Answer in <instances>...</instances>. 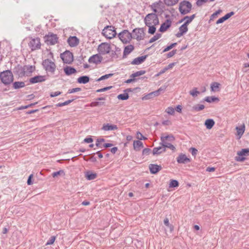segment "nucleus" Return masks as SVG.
<instances>
[{
	"label": "nucleus",
	"instance_id": "obj_26",
	"mask_svg": "<svg viewBox=\"0 0 249 249\" xmlns=\"http://www.w3.org/2000/svg\"><path fill=\"white\" fill-rule=\"evenodd\" d=\"M165 151V147L162 145L154 148L153 149V155H159Z\"/></svg>",
	"mask_w": 249,
	"mask_h": 249
},
{
	"label": "nucleus",
	"instance_id": "obj_35",
	"mask_svg": "<svg viewBox=\"0 0 249 249\" xmlns=\"http://www.w3.org/2000/svg\"><path fill=\"white\" fill-rule=\"evenodd\" d=\"M220 84L217 82H213L211 85V90L216 91L219 90Z\"/></svg>",
	"mask_w": 249,
	"mask_h": 249
},
{
	"label": "nucleus",
	"instance_id": "obj_13",
	"mask_svg": "<svg viewBox=\"0 0 249 249\" xmlns=\"http://www.w3.org/2000/svg\"><path fill=\"white\" fill-rule=\"evenodd\" d=\"M102 60L103 57L99 53L92 55L90 56L89 59V63H93L97 65L100 64Z\"/></svg>",
	"mask_w": 249,
	"mask_h": 249
},
{
	"label": "nucleus",
	"instance_id": "obj_57",
	"mask_svg": "<svg viewBox=\"0 0 249 249\" xmlns=\"http://www.w3.org/2000/svg\"><path fill=\"white\" fill-rule=\"evenodd\" d=\"M151 152V150L149 148H144L142 150V155L144 156L148 155Z\"/></svg>",
	"mask_w": 249,
	"mask_h": 249
},
{
	"label": "nucleus",
	"instance_id": "obj_53",
	"mask_svg": "<svg viewBox=\"0 0 249 249\" xmlns=\"http://www.w3.org/2000/svg\"><path fill=\"white\" fill-rule=\"evenodd\" d=\"M137 138L140 140L147 139V138L144 137L140 132H137Z\"/></svg>",
	"mask_w": 249,
	"mask_h": 249
},
{
	"label": "nucleus",
	"instance_id": "obj_43",
	"mask_svg": "<svg viewBox=\"0 0 249 249\" xmlns=\"http://www.w3.org/2000/svg\"><path fill=\"white\" fill-rule=\"evenodd\" d=\"M161 36V35L160 34H156L154 36H153L149 40V42L150 43L154 42L156 41Z\"/></svg>",
	"mask_w": 249,
	"mask_h": 249
},
{
	"label": "nucleus",
	"instance_id": "obj_27",
	"mask_svg": "<svg viewBox=\"0 0 249 249\" xmlns=\"http://www.w3.org/2000/svg\"><path fill=\"white\" fill-rule=\"evenodd\" d=\"M89 81V77L88 76H82L77 79V82L80 84H86Z\"/></svg>",
	"mask_w": 249,
	"mask_h": 249
},
{
	"label": "nucleus",
	"instance_id": "obj_54",
	"mask_svg": "<svg viewBox=\"0 0 249 249\" xmlns=\"http://www.w3.org/2000/svg\"><path fill=\"white\" fill-rule=\"evenodd\" d=\"M112 88V86L107 87H105V88H102V89H97L96 90V92H101L105 91H107V90L108 89H111Z\"/></svg>",
	"mask_w": 249,
	"mask_h": 249
},
{
	"label": "nucleus",
	"instance_id": "obj_50",
	"mask_svg": "<svg viewBox=\"0 0 249 249\" xmlns=\"http://www.w3.org/2000/svg\"><path fill=\"white\" fill-rule=\"evenodd\" d=\"M177 44V43H174L171 44L170 45L167 46L166 48H165L163 50V53H164V52L169 51L170 50L172 49L173 47H174Z\"/></svg>",
	"mask_w": 249,
	"mask_h": 249
},
{
	"label": "nucleus",
	"instance_id": "obj_20",
	"mask_svg": "<svg viewBox=\"0 0 249 249\" xmlns=\"http://www.w3.org/2000/svg\"><path fill=\"white\" fill-rule=\"evenodd\" d=\"M147 55H145L142 56L138 57L133 59L131 62L132 65H139L143 62L146 59Z\"/></svg>",
	"mask_w": 249,
	"mask_h": 249
},
{
	"label": "nucleus",
	"instance_id": "obj_52",
	"mask_svg": "<svg viewBox=\"0 0 249 249\" xmlns=\"http://www.w3.org/2000/svg\"><path fill=\"white\" fill-rule=\"evenodd\" d=\"M81 90V88H73V89H70L68 90V93H74V92L80 91Z\"/></svg>",
	"mask_w": 249,
	"mask_h": 249
},
{
	"label": "nucleus",
	"instance_id": "obj_10",
	"mask_svg": "<svg viewBox=\"0 0 249 249\" xmlns=\"http://www.w3.org/2000/svg\"><path fill=\"white\" fill-rule=\"evenodd\" d=\"M237 154L239 156L235 157V160L237 161H243L246 159L244 156L249 155V148L242 149L241 150L238 151Z\"/></svg>",
	"mask_w": 249,
	"mask_h": 249
},
{
	"label": "nucleus",
	"instance_id": "obj_61",
	"mask_svg": "<svg viewBox=\"0 0 249 249\" xmlns=\"http://www.w3.org/2000/svg\"><path fill=\"white\" fill-rule=\"evenodd\" d=\"M234 14V13L233 12H231L230 13H227L226 15H225L224 17L226 20H227L229 19L231 17L233 16Z\"/></svg>",
	"mask_w": 249,
	"mask_h": 249
},
{
	"label": "nucleus",
	"instance_id": "obj_31",
	"mask_svg": "<svg viewBox=\"0 0 249 249\" xmlns=\"http://www.w3.org/2000/svg\"><path fill=\"white\" fill-rule=\"evenodd\" d=\"M13 86L14 89H18L24 87L25 86V84L24 82H15L13 84Z\"/></svg>",
	"mask_w": 249,
	"mask_h": 249
},
{
	"label": "nucleus",
	"instance_id": "obj_2",
	"mask_svg": "<svg viewBox=\"0 0 249 249\" xmlns=\"http://www.w3.org/2000/svg\"><path fill=\"white\" fill-rule=\"evenodd\" d=\"M192 8V4L187 0H183L179 3L178 10L181 15H184L189 13Z\"/></svg>",
	"mask_w": 249,
	"mask_h": 249
},
{
	"label": "nucleus",
	"instance_id": "obj_14",
	"mask_svg": "<svg viewBox=\"0 0 249 249\" xmlns=\"http://www.w3.org/2000/svg\"><path fill=\"white\" fill-rule=\"evenodd\" d=\"M177 161L178 163L185 164L190 162V159L183 154H180L177 158Z\"/></svg>",
	"mask_w": 249,
	"mask_h": 249
},
{
	"label": "nucleus",
	"instance_id": "obj_40",
	"mask_svg": "<svg viewBox=\"0 0 249 249\" xmlns=\"http://www.w3.org/2000/svg\"><path fill=\"white\" fill-rule=\"evenodd\" d=\"M146 26L149 28L148 31V33L150 34L153 35L155 33L156 30V28L155 27L156 25H151Z\"/></svg>",
	"mask_w": 249,
	"mask_h": 249
},
{
	"label": "nucleus",
	"instance_id": "obj_45",
	"mask_svg": "<svg viewBox=\"0 0 249 249\" xmlns=\"http://www.w3.org/2000/svg\"><path fill=\"white\" fill-rule=\"evenodd\" d=\"M178 186V182L177 180L172 179L171 180L169 184L170 187H176Z\"/></svg>",
	"mask_w": 249,
	"mask_h": 249
},
{
	"label": "nucleus",
	"instance_id": "obj_62",
	"mask_svg": "<svg viewBox=\"0 0 249 249\" xmlns=\"http://www.w3.org/2000/svg\"><path fill=\"white\" fill-rule=\"evenodd\" d=\"M190 151L193 156H195L197 153V150L195 148L192 147L190 148Z\"/></svg>",
	"mask_w": 249,
	"mask_h": 249
},
{
	"label": "nucleus",
	"instance_id": "obj_16",
	"mask_svg": "<svg viewBox=\"0 0 249 249\" xmlns=\"http://www.w3.org/2000/svg\"><path fill=\"white\" fill-rule=\"evenodd\" d=\"M45 81V78L44 76L37 75L29 79V82L31 84H35L39 82H42Z\"/></svg>",
	"mask_w": 249,
	"mask_h": 249
},
{
	"label": "nucleus",
	"instance_id": "obj_55",
	"mask_svg": "<svg viewBox=\"0 0 249 249\" xmlns=\"http://www.w3.org/2000/svg\"><path fill=\"white\" fill-rule=\"evenodd\" d=\"M177 53V50H174L167 54V57L170 58L173 56Z\"/></svg>",
	"mask_w": 249,
	"mask_h": 249
},
{
	"label": "nucleus",
	"instance_id": "obj_38",
	"mask_svg": "<svg viewBox=\"0 0 249 249\" xmlns=\"http://www.w3.org/2000/svg\"><path fill=\"white\" fill-rule=\"evenodd\" d=\"M205 107L203 105L197 104L193 107V110L196 111H199L203 110Z\"/></svg>",
	"mask_w": 249,
	"mask_h": 249
},
{
	"label": "nucleus",
	"instance_id": "obj_24",
	"mask_svg": "<svg viewBox=\"0 0 249 249\" xmlns=\"http://www.w3.org/2000/svg\"><path fill=\"white\" fill-rule=\"evenodd\" d=\"M64 71L67 75H70L76 72V69L70 66H67L64 68Z\"/></svg>",
	"mask_w": 249,
	"mask_h": 249
},
{
	"label": "nucleus",
	"instance_id": "obj_18",
	"mask_svg": "<svg viewBox=\"0 0 249 249\" xmlns=\"http://www.w3.org/2000/svg\"><path fill=\"white\" fill-rule=\"evenodd\" d=\"M172 22L170 19H167L166 21L163 23L159 29L160 32H165L171 26Z\"/></svg>",
	"mask_w": 249,
	"mask_h": 249
},
{
	"label": "nucleus",
	"instance_id": "obj_63",
	"mask_svg": "<svg viewBox=\"0 0 249 249\" xmlns=\"http://www.w3.org/2000/svg\"><path fill=\"white\" fill-rule=\"evenodd\" d=\"M207 0H197L196 2V4L198 6H200L203 3L207 1Z\"/></svg>",
	"mask_w": 249,
	"mask_h": 249
},
{
	"label": "nucleus",
	"instance_id": "obj_32",
	"mask_svg": "<svg viewBox=\"0 0 249 249\" xmlns=\"http://www.w3.org/2000/svg\"><path fill=\"white\" fill-rule=\"evenodd\" d=\"M85 176L87 179L90 180L95 179L97 177V174L90 171H88L86 172Z\"/></svg>",
	"mask_w": 249,
	"mask_h": 249
},
{
	"label": "nucleus",
	"instance_id": "obj_6",
	"mask_svg": "<svg viewBox=\"0 0 249 249\" xmlns=\"http://www.w3.org/2000/svg\"><path fill=\"white\" fill-rule=\"evenodd\" d=\"M28 45L32 51L39 49L41 47L40 39L39 37L30 38Z\"/></svg>",
	"mask_w": 249,
	"mask_h": 249
},
{
	"label": "nucleus",
	"instance_id": "obj_17",
	"mask_svg": "<svg viewBox=\"0 0 249 249\" xmlns=\"http://www.w3.org/2000/svg\"><path fill=\"white\" fill-rule=\"evenodd\" d=\"M188 25L184 23L179 28V32L177 33L176 36L180 37L188 31Z\"/></svg>",
	"mask_w": 249,
	"mask_h": 249
},
{
	"label": "nucleus",
	"instance_id": "obj_56",
	"mask_svg": "<svg viewBox=\"0 0 249 249\" xmlns=\"http://www.w3.org/2000/svg\"><path fill=\"white\" fill-rule=\"evenodd\" d=\"M55 240V236H52L50 239L47 241L46 243V245H52L53 244L54 241Z\"/></svg>",
	"mask_w": 249,
	"mask_h": 249
},
{
	"label": "nucleus",
	"instance_id": "obj_29",
	"mask_svg": "<svg viewBox=\"0 0 249 249\" xmlns=\"http://www.w3.org/2000/svg\"><path fill=\"white\" fill-rule=\"evenodd\" d=\"M133 147L136 151H139L141 148L143 147V143L140 141H135L133 142Z\"/></svg>",
	"mask_w": 249,
	"mask_h": 249
},
{
	"label": "nucleus",
	"instance_id": "obj_11",
	"mask_svg": "<svg viewBox=\"0 0 249 249\" xmlns=\"http://www.w3.org/2000/svg\"><path fill=\"white\" fill-rule=\"evenodd\" d=\"M45 41L48 45H53L56 44L58 41V37L56 35L49 34L44 37Z\"/></svg>",
	"mask_w": 249,
	"mask_h": 249
},
{
	"label": "nucleus",
	"instance_id": "obj_37",
	"mask_svg": "<svg viewBox=\"0 0 249 249\" xmlns=\"http://www.w3.org/2000/svg\"><path fill=\"white\" fill-rule=\"evenodd\" d=\"M129 98L128 94L127 93H123V94H120L118 95L117 98L119 100H126L128 99Z\"/></svg>",
	"mask_w": 249,
	"mask_h": 249
},
{
	"label": "nucleus",
	"instance_id": "obj_7",
	"mask_svg": "<svg viewBox=\"0 0 249 249\" xmlns=\"http://www.w3.org/2000/svg\"><path fill=\"white\" fill-rule=\"evenodd\" d=\"M118 36L124 43L129 42L132 37L131 34L126 30H124L120 33Z\"/></svg>",
	"mask_w": 249,
	"mask_h": 249
},
{
	"label": "nucleus",
	"instance_id": "obj_15",
	"mask_svg": "<svg viewBox=\"0 0 249 249\" xmlns=\"http://www.w3.org/2000/svg\"><path fill=\"white\" fill-rule=\"evenodd\" d=\"M67 41L71 47H73L79 44V40L75 36H71L68 38Z\"/></svg>",
	"mask_w": 249,
	"mask_h": 249
},
{
	"label": "nucleus",
	"instance_id": "obj_59",
	"mask_svg": "<svg viewBox=\"0 0 249 249\" xmlns=\"http://www.w3.org/2000/svg\"><path fill=\"white\" fill-rule=\"evenodd\" d=\"M61 93V92L59 91L52 92L51 93L50 96L52 97H56V96L59 95Z\"/></svg>",
	"mask_w": 249,
	"mask_h": 249
},
{
	"label": "nucleus",
	"instance_id": "obj_49",
	"mask_svg": "<svg viewBox=\"0 0 249 249\" xmlns=\"http://www.w3.org/2000/svg\"><path fill=\"white\" fill-rule=\"evenodd\" d=\"M104 104V102H92L90 103V106L91 107H97L99 106H102Z\"/></svg>",
	"mask_w": 249,
	"mask_h": 249
},
{
	"label": "nucleus",
	"instance_id": "obj_34",
	"mask_svg": "<svg viewBox=\"0 0 249 249\" xmlns=\"http://www.w3.org/2000/svg\"><path fill=\"white\" fill-rule=\"evenodd\" d=\"M179 0H164L165 5L168 6H171L177 4Z\"/></svg>",
	"mask_w": 249,
	"mask_h": 249
},
{
	"label": "nucleus",
	"instance_id": "obj_39",
	"mask_svg": "<svg viewBox=\"0 0 249 249\" xmlns=\"http://www.w3.org/2000/svg\"><path fill=\"white\" fill-rule=\"evenodd\" d=\"M75 99L67 100L63 103H59L56 105V107H61L62 106H66L71 103Z\"/></svg>",
	"mask_w": 249,
	"mask_h": 249
},
{
	"label": "nucleus",
	"instance_id": "obj_60",
	"mask_svg": "<svg viewBox=\"0 0 249 249\" xmlns=\"http://www.w3.org/2000/svg\"><path fill=\"white\" fill-rule=\"evenodd\" d=\"M64 172L63 170H59L58 171H57V172H53V174H52V176L53 177V178H55L57 176H58V175H60L61 174H62Z\"/></svg>",
	"mask_w": 249,
	"mask_h": 249
},
{
	"label": "nucleus",
	"instance_id": "obj_48",
	"mask_svg": "<svg viewBox=\"0 0 249 249\" xmlns=\"http://www.w3.org/2000/svg\"><path fill=\"white\" fill-rule=\"evenodd\" d=\"M185 20V24L188 25L190 23H191L192 21L191 19H190L189 16H186L183 19H182L179 22H182L183 21Z\"/></svg>",
	"mask_w": 249,
	"mask_h": 249
},
{
	"label": "nucleus",
	"instance_id": "obj_36",
	"mask_svg": "<svg viewBox=\"0 0 249 249\" xmlns=\"http://www.w3.org/2000/svg\"><path fill=\"white\" fill-rule=\"evenodd\" d=\"M145 72H146L145 71H144V70H141L140 71H138L135 73H132L130 75V77L135 78V77L142 75L144 74Z\"/></svg>",
	"mask_w": 249,
	"mask_h": 249
},
{
	"label": "nucleus",
	"instance_id": "obj_51",
	"mask_svg": "<svg viewBox=\"0 0 249 249\" xmlns=\"http://www.w3.org/2000/svg\"><path fill=\"white\" fill-rule=\"evenodd\" d=\"M166 112L170 115H173L175 113V109L172 107H168L166 109Z\"/></svg>",
	"mask_w": 249,
	"mask_h": 249
},
{
	"label": "nucleus",
	"instance_id": "obj_4",
	"mask_svg": "<svg viewBox=\"0 0 249 249\" xmlns=\"http://www.w3.org/2000/svg\"><path fill=\"white\" fill-rule=\"evenodd\" d=\"M42 65L47 71L52 74L54 73L56 69V65L53 62L49 59H46L43 61Z\"/></svg>",
	"mask_w": 249,
	"mask_h": 249
},
{
	"label": "nucleus",
	"instance_id": "obj_64",
	"mask_svg": "<svg viewBox=\"0 0 249 249\" xmlns=\"http://www.w3.org/2000/svg\"><path fill=\"white\" fill-rule=\"evenodd\" d=\"M166 89V86H162L160 87L157 90L160 93L161 92H163Z\"/></svg>",
	"mask_w": 249,
	"mask_h": 249
},
{
	"label": "nucleus",
	"instance_id": "obj_22",
	"mask_svg": "<svg viewBox=\"0 0 249 249\" xmlns=\"http://www.w3.org/2000/svg\"><path fill=\"white\" fill-rule=\"evenodd\" d=\"M118 127L116 125L110 124H104L102 129L104 131H110L117 129Z\"/></svg>",
	"mask_w": 249,
	"mask_h": 249
},
{
	"label": "nucleus",
	"instance_id": "obj_3",
	"mask_svg": "<svg viewBox=\"0 0 249 249\" xmlns=\"http://www.w3.org/2000/svg\"><path fill=\"white\" fill-rule=\"evenodd\" d=\"M144 22L145 25H158L159 24V19L156 14L150 13L145 16Z\"/></svg>",
	"mask_w": 249,
	"mask_h": 249
},
{
	"label": "nucleus",
	"instance_id": "obj_30",
	"mask_svg": "<svg viewBox=\"0 0 249 249\" xmlns=\"http://www.w3.org/2000/svg\"><path fill=\"white\" fill-rule=\"evenodd\" d=\"M236 130H237V135L239 136V138H240L245 132V124H243L240 127L237 126L236 127Z\"/></svg>",
	"mask_w": 249,
	"mask_h": 249
},
{
	"label": "nucleus",
	"instance_id": "obj_12",
	"mask_svg": "<svg viewBox=\"0 0 249 249\" xmlns=\"http://www.w3.org/2000/svg\"><path fill=\"white\" fill-rule=\"evenodd\" d=\"M134 38L137 40L143 39L145 33L143 28H136L133 30Z\"/></svg>",
	"mask_w": 249,
	"mask_h": 249
},
{
	"label": "nucleus",
	"instance_id": "obj_58",
	"mask_svg": "<svg viewBox=\"0 0 249 249\" xmlns=\"http://www.w3.org/2000/svg\"><path fill=\"white\" fill-rule=\"evenodd\" d=\"M105 142V139H104L103 138H102V139H97V140H96V145L97 147H102L100 146V143H101V142Z\"/></svg>",
	"mask_w": 249,
	"mask_h": 249
},
{
	"label": "nucleus",
	"instance_id": "obj_25",
	"mask_svg": "<svg viewBox=\"0 0 249 249\" xmlns=\"http://www.w3.org/2000/svg\"><path fill=\"white\" fill-rule=\"evenodd\" d=\"M134 50V46L132 45H129L125 47L123 53V57H125L132 52Z\"/></svg>",
	"mask_w": 249,
	"mask_h": 249
},
{
	"label": "nucleus",
	"instance_id": "obj_19",
	"mask_svg": "<svg viewBox=\"0 0 249 249\" xmlns=\"http://www.w3.org/2000/svg\"><path fill=\"white\" fill-rule=\"evenodd\" d=\"M35 70V66H30V65H26L24 66L23 68V75H28L31 74Z\"/></svg>",
	"mask_w": 249,
	"mask_h": 249
},
{
	"label": "nucleus",
	"instance_id": "obj_33",
	"mask_svg": "<svg viewBox=\"0 0 249 249\" xmlns=\"http://www.w3.org/2000/svg\"><path fill=\"white\" fill-rule=\"evenodd\" d=\"M161 140L167 141L168 142H172L174 141L175 138L172 135H167L166 136H161L160 138Z\"/></svg>",
	"mask_w": 249,
	"mask_h": 249
},
{
	"label": "nucleus",
	"instance_id": "obj_8",
	"mask_svg": "<svg viewBox=\"0 0 249 249\" xmlns=\"http://www.w3.org/2000/svg\"><path fill=\"white\" fill-rule=\"evenodd\" d=\"M104 36L109 39L113 38L116 35V32L112 26H107L103 30Z\"/></svg>",
	"mask_w": 249,
	"mask_h": 249
},
{
	"label": "nucleus",
	"instance_id": "obj_47",
	"mask_svg": "<svg viewBox=\"0 0 249 249\" xmlns=\"http://www.w3.org/2000/svg\"><path fill=\"white\" fill-rule=\"evenodd\" d=\"M154 97V96L153 95V92H151L145 95V96H144L142 97V99L143 100H149V99H152Z\"/></svg>",
	"mask_w": 249,
	"mask_h": 249
},
{
	"label": "nucleus",
	"instance_id": "obj_9",
	"mask_svg": "<svg viewBox=\"0 0 249 249\" xmlns=\"http://www.w3.org/2000/svg\"><path fill=\"white\" fill-rule=\"evenodd\" d=\"M60 57L64 63L71 64L73 60V54L70 51H65L61 53Z\"/></svg>",
	"mask_w": 249,
	"mask_h": 249
},
{
	"label": "nucleus",
	"instance_id": "obj_28",
	"mask_svg": "<svg viewBox=\"0 0 249 249\" xmlns=\"http://www.w3.org/2000/svg\"><path fill=\"white\" fill-rule=\"evenodd\" d=\"M214 124L215 123L213 120L209 119L205 121L204 124L207 129H210L213 127Z\"/></svg>",
	"mask_w": 249,
	"mask_h": 249
},
{
	"label": "nucleus",
	"instance_id": "obj_46",
	"mask_svg": "<svg viewBox=\"0 0 249 249\" xmlns=\"http://www.w3.org/2000/svg\"><path fill=\"white\" fill-rule=\"evenodd\" d=\"M158 5H159V3L158 2H155V3H152L150 6V8L152 9V10L154 12L153 13H155L156 14L157 12V8L158 7Z\"/></svg>",
	"mask_w": 249,
	"mask_h": 249
},
{
	"label": "nucleus",
	"instance_id": "obj_23",
	"mask_svg": "<svg viewBox=\"0 0 249 249\" xmlns=\"http://www.w3.org/2000/svg\"><path fill=\"white\" fill-rule=\"evenodd\" d=\"M161 141L160 144L165 147V150L166 148H168L173 151L175 150V147L170 143L171 142L165 140H161Z\"/></svg>",
	"mask_w": 249,
	"mask_h": 249
},
{
	"label": "nucleus",
	"instance_id": "obj_42",
	"mask_svg": "<svg viewBox=\"0 0 249 249\" xmlns=\"http://www.w3.org/2000/svg\"><path fill=\"white\" fill-rule=\"evenodd\" d=\"M189 93L193 97H196L199 94H200V92L197 90V88H194L192 90L190 91Z\"/></svg>",
	"mask_w": 249,
	"mask_h": 249
},
{
	"label": "nucleus",
	"instance_id": "obj_21",
	"mask_svg": "<svg viewBox=\"0 0 249 249\" xmlns=\"http://www.w3.org/2000/svg\"><path fill=\"white\" fill-rule=\"evenodd\" d=\"M149 167L150 171L152 174H156L161 169L160 166L154 164H150Z\"/></svg>",
	"mask_w": 249,
	"mask_h": 249
},
{
	"label": "nucleus",
	"instance_id": "obj_1",
	"mask_svg": "<svg viewBox=\"0 0 249 249\" xmlns=\"http://www.w3.org/2000/svg\"><path fill=\"white\" fill-rule=\"evenodd\" d=\"M0 79L5 85H7L13 82L14 76L10 70L4 71L0 73Z\"/></svg>",
	"mask_w": 249,
	"mask_h": 249
},
{
	"label": "nucleus",
	"instance_id": "obj_5",
	"mask_svg": "<svg viewBox=\"0 0 249 249\" xmlns=\"http://www.w3.org/2000/svg\"><path fill=\"white\" fill-rule=\"evenodd\" d=\"M111 46L109 44L104 42L100 44L97 48V51L100 54L105 55L109 53Z\"/></svg>",
	"mask_w": 249,
	"mask_h": 249
},
{
	"label": "nucleus",
	"instance_id": "obj_41",
	"mask_svg": "<svg viewBox=\"0 0 249 249\" xmlns=\"http://www.w3.org/2000/svg\"><path fill=\"white\" fill-rule=\"evenodd\" d=\"M204 100L208 103H211L215 101H219V99L216 97L208 96L205 97Z\"/></svg>",
	"mask_w": 249,
	"mask_h": 249
},
{
	"label": "nucleus",
	"instance_id": "obj_44",
	"mask_svg": "<svg viewBox=\"0 0 249 249\" xmlns=\"http://www.w3.org/2000/svg\"><path fill=\"white\" fill-rule=\"evenodd\" d=\"M113 75V73H109L107 74H105L104 75L102 76L99 78H98L96 81H100L103 80H105L107 79H108L110 77H111Z\"/></svg>",
	"mask_w": 249,
	"mask_h": 249
}]
</instances>
